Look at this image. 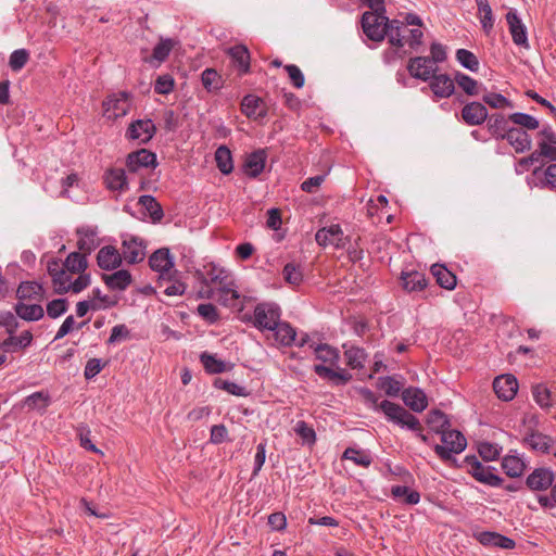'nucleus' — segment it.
<instances>
[{
  "label": "nucleus",
  "mask_w": 556,
  "mask_h": 556,
  "mask_svg": "<svg viewBox=\"0 0 556 556\" xmlns=\"http://www.w3.org/2000/svg\"><path fill=\"white\" fill-rule=\"evenodd\" d=\"M376 387L389 397H399L404 388L402 376H382L377 379Z\"/></svg>",
  "instance_id": "nucleus-33"
},
{
  "label": "nucleus",
  "mask_w": 556,
  "mask_h": 556,
  "mask_svg": "<svg viewBox=\"0 0 556 556\" xmlns=\"http://www.w3.org/2000/svg\"><path fill=\"white\" fill-rule=\"evenodd\" d=\"M91 283V275L83 271L78 274V277L74 281L63 282L61 287L55 289V293L59 295L73 292L75 294L80 293L83 290L88 288Z\"/></svg>",
  "instance_id": "nucleus-42"
},
{
  "label": "nucleus",
  "mask_w": 556,
  "mask_h": 556,
  "mask_svg": "<svg viewBox=\"0 0 556 556\" xmlns=\"http://www.w3.org/2000/svg\"><path fill=\"white\" fill-rule=\"evenodd\" d=\"M511 123L519 126L518 128L528 130H535L540 126V122L532 115L521 112H515L509 114Z\"/></svg>",
  "instance_id": "nucleus-59"
},
{
  "label": "nucleus",
  "mask_w": 556,
  "mask_h": 556,
  "mask_svg": "<svg viewBox=\"0 0 556 556\" xmlns=\"http://www.w3.org/2000/svg\"><path fill=\"white\" fill-rule=\"evenodd\" d=\"M496 471L495 467L485 466L483 472L477 477L476 481L492 488H500L503 485L504 479Z\"/></svg>",
  "instance_id": "nucleus-61"
},
{
  "label": "nucleus",
  "mask_w": 556,
  "mask_h": 556,
  "mask_svg": "<svg viewBox=\"0 0 556 556\" xmlns=\"http://www.w3.org/2000/svg\"><path fill=\"white\" fill-rule=\"evenodd\" d=\"M543 165H538L533 168L532 175L540 178V187L551 190L556 189V163L551 164L543 170Z\"/></svg>",
  "instance_id": "nucleus-45"
},
{
  "label": "nucleus",
  "mask_w": 556,
  "mask_h": 556,
  "mask_svg": "<svg viewBox=\"0 0 556 556\" xmlns=\"http://www.w3.org/2000/svg\"><path fill=\"white\" fill-rule=\"evenodd\" d=\"M201 81L207 92L217 93L224 85L223 77L215 68H205L201 74Z\"/></svg>",
  "instance_id": "nucleus-49"
},
{
  "label": "nucleus",
  "mask_w": 556,
  "mask_h": 556,
  "mask_svg": "<svg viewBox=\"0 0 556 556\" xmlns=\"http://www.w3.org/2000/svg\"><path fill=\"white\" fill-rule=\"evenodd\" d=\"M68 309V301L65 298H58L54 299L47 304V315L52 318L56 319L63 314H65Z\"/></svg>",
  "instance_id": "nucleus-64"
},
{
  "label": "nucleus",
  "mask_w": 556,
  "mask_h": 556,
  "mask_svg": "<svg viewBox=\"0 0 556 556\" xmlns=\"http://www.w3.org/2000/svg\"><path fill=\"white\" fill-rule=\"evenodd\" d=\"M146 243L142 239L136 236H131L129 239H125L122 242V256L123 261L129 265H136L144 260Z\"/></svg>",
  "instance_id": "nucleus-16"
},
{
  "label": "nucleus",
  "mask_w": 556,
  "mask_h": 556,
  "mask_svg": "<svg viewBox=\"0 0 556 556\" xmlns=\"http://www.w3.org/2000/svg\"><path fill=\"white\" fill-rule=\"evenodd\" d=\"M361 26L366 37L375 42H381L386 38L384 24L377 21L376 14L371 12H364L361 16Z\"/></svg>",
  "instance_id": "nucleus-20"
},
{
  "label": "nucleus",
  "mask_w": 556,
  "mask_h": 556,
  "mask_svg": "<svg viewBox=\"0 0 556 556\" xmlns=\"http://www.w3.org/2000/svg\"><path fill=\"white\" fill-rule=\"evenodd\" d=\"M384 28L387 33L386 38H388V42L392 47L397 49L395 51L397 56L401 59L406 56L408 52L406 50L401 51V49L405 45V36L402 35L403 24L389 23L388 25H384Z\"/></svg>",
  "instance_id": "nucleus-35"
},
{
  "label": "nucleus",
  "mask_w": 556,
  "mask_h": 556,
  "mask_svg": "<svg viewBox=\"0 0 556 556\" xmlns=\"http://www.w3.org/2000/svg\"><path fill=\"white\" fill-rule=\"evenodd\" d=\"M16 315L26 321H37L45 316V309L40 304H25L17 302L14 305Z\"/></svg>",
  "instance_id": "nucleus-43"
},
{
  "label": "nucleus",
  "mask_w": 556,
  "mask_h": 556,
  "mask_svg": "<svg viewBox=\"0 0 556 556\" xmlns=\"http://www.w3.org/2000/svg\"><path fill=\"white\" fill-rule=\"evenodd\" d=\"M175 41L170 38H161L160 41L153 48L152 54L148 58H143V61L153 65L154 62L159 64L166 61L173 50Z\"/></svg>",
  "instance_id": "nucleus-39"
},
{
  "label": "nucleus",
  "mask_w": 556,
  "mask_h": 556,
  "mask_svg": "<svg viewBox=\"0 0 556 556\" xmlns=\"http://www.w3.org/2000/svg\"><path fill=\"white\" fill-rule=\"evenodd\" d=\"M428 81L437 99H446L455 93V80L446 73L434 74Z\"/></svg>",
  "instance_id": "nucleus-21"
},
{
  "label": "nucleus",
  "mask_w": 556,
  "mask_h": 556,
  "mask_svg": "<svg viewBox=\"0 0 556 556\" xmlns=\"http://www.w3.org/2000/svg\"><path fill=\"white\" fill-rule=\"evenodd\" d=\"M103 109L109 118L117 119L128 114L131 106V93L128 91H119L109 96L103 101Z\"/></svg>",
  "instance_id": "nucleus-7"
},
{
  "label": "nucleus",
  "mask_w": 556,
  "mask_h": 556,
  "mask_svg": "<svg viewBox=\"0 0 556 556\" xmlns=\"http://www.w3.org/2000/svg\"><path fill=\"white\" fill-rule=\"evenodd\" d=\"M518 380L513 374L497 376L493 381V390L504 402L514 400L518 391Z\"/></svg>",
  "instance_id": "nucleus-19"
},
{
  "label": "nucleus",
  "mask_w": 556,
  "mask_h": 556,
  "mask_svg": "<svg viewBox=\"0 0 556 556\" xmlns=\"http://www.w3.org/2000/svg\"><path fill=\"white\" fill-rule=\"evenodd\" d=\"M125 166L130 174H138L141 169H155L159 166L157 155L151 150L140 148L126 155Z\"/></svg>",
  "instance_id": "nucleus-5"
},
{
  "label": "nucleus",
  "mask_w": 556,
  "mask_h": 556,
  "mask_svg": "<svg viewBox=\"0 0 556 556\" xmlns=\"http://www.w3.org/2000/svg\"><path fill=\"white\" fill-rule=\"evenodd\" d=\"M76 435L79 440V444L83 448H85L86 451H89V452H92V453H96V454H101L103 455V452L100 451L92 442H91V430L89 428V426L87 424H79L76 429Z\"/></svg>",
  "instance_id": "nucleus-55"
},
{
  "label": "nucleus",
  "mask_w": 556,
  "mask_h": 556,
  "mask_svg": "<svg viewBox=\"0 0 556 556\" xmlns=\"http://www.w3.org/2000/svg\"><path fill=\"white\" fill-rule=\"evenodd\" d=\"M295 434L301 439L302 445L313 446L316 443V432L314 428L304 420H299L294 428Z\"/></svg>",
  "instance_id": "nucleus-57"
},
{
  "label": "nucleus",
  "mask_w": 556,
  "mask_h": 556,
  "mask_svg": "<svg viewBox=\"0 0 556 556\" xmlns=\"http://www.w3.org/2000/svg\"><path fill=\"white\" fill-rule=\"evenodd\" d=\"M156 131L157 128L152 119H135L128 125L125 137L128 140H138L140 144H148Z\"/></svg>",
  "instance_id": "nucleus-8"
},
{
  "label": "nucleus",
  "mask_w": 556,
  "mask_h": 556,
  "mask_svg": "<svg viewBox=\"0 0 556 556\" xmlns=\"http://www.w3.org/2000/svg\"><path fill=\"white\" fill-rule=\"evenodd\" d=\"M532 395L535 401V403L545 410H548L553 406L552 402V392L549 389L543 384L538 383L532 386Z\"/></svg>",
  "instance_id": "nucleus-56"
},
{
  "label": "nucleus",
  "mask_w": 556,
  "mask_h": 556,
  "mask_svg": "<svg viewBox=\"0 0 556 556\" xmlns=\"http://www.w3.org/2000/svg\"><path fill=\"white\" fill-rule=\"evenodd\" d=\"M78 236L77 248L86 256L90 255L101 244V240L98 238V231L96 228L89 226L79 227L76 229Z\"/></svg>",
  "instance_id": "nucleus-25"
},
{
  "label": "nucleus",
  "mask_w": 556,
  "mask_h": 556,
  "mask_svg": "<svg viewBox=\"0 0 556 556\" xmlns=\"http://www.w3.org/2000/svg\"><path fill=\"white\" fill-rule=\"evenodd\" d=\"M270 331L273 332V338L278 345L290 348L295 344L298 332L289 321L281 320V318H279V321H277V328Z\"/></svg>",
  "instance_id": "nucleus-28"
},
{
  "label": "nucleus",
  "mask_w": 556,
  "mask_h": 556,
  "mask_svg": "<svg viewBox=\"0 0 556 556\" xmlns=\"http://www.w3.org/2000/svg\"><path fill=\"white\" fill-rule=\"evenodd\" d=\"M425 422L437 434L442 433L452 426L450 416L439 408L430 409L426 415Z\"/></svg>",
  "instance_id": "nucleus-32"
},
{
  "label": "nucleus",
  "mask_w": 556,
  "mask_h": 556,
  "mask_svg": "<svg viewBox=\"0 0 556 556\" xmlns=\"http://www.w3.org/2000/svg\"><path fill=\"white\" fill-rule=\"evenodd\" d=\"M281 307L276 302H261L255 305L253 314L242 316V321L265 332L277 328V321L281 318Z\"/></svg>",
  "instance_id": "nucleus-3"
},
{
  "label": "nucleus",
  "mask_w": 556,
  "mask_h": 556,
  "mask_svg": "<svg viewBox=\"0 0 556 556\" xmlns=\"http://www.w3.org/2000/svg\"><path fill=\"white\" fill-rule=\"evenodd\" d=\"M457 62L466 70L477 73L479 71V60L477 55L464 48L457 49L455 53Z\"/></svg>",
  "instance_id": "nucleus-54"
},
{
  "label": "nucleus",
  "mask_w": 556,
  "mask_h": 556,
  "mask_svg": "<svg viewBox=\"0 0 556 556\" xmlns=\"http://www.w3.org/2000/svg\"><path fill=\"white\" fill-rule=\"evenodd\" d=\"M309 348L314 350L316 359L324 363L313 367L319 378L330 381L336 387L346 386L353 379L350 371L339 366L340 351L337 348L328 343L311 344Z\"/></svg>",
  "instance_id": "nucleus-2"
},
{
  "label": "nucleus",
  "mask_w": 556,
  "mask_h": 556,
  "mask_svg": "<svg viewBox=\"0 0 556 556\" xmlns=\"http://www.w3.org/2000/svg\"><path fill=\"white\" fill-rule=\"evenodd\" d=\"M462 121L468 126H480L486 122L489 112L479 101L467 102L460 112Z\"/></svg>",
  "instance_id": "nucleus-18"
},
{
  "label": "nucleus",
  "mask_w": 556,
  "mask_h": 556,
  "mask_svg": "<svg viewBox=\"0 0 556 556\" xmlns=\"http://www.w3.org/2000/svg\"><path fill=\"white\" fill-rule=\"evenodd\" d=\"M400 287L408 294L427 299L435 286L430 285V278L425 273L412 269L402 270L399 277Z\"/></svg>",
  "instance_id": "nucleus-4"
},
{
  "label": "nucleus",
  "mask_w": 556,
  "mask_h": 556,
  "mask_svg": "<svg viewBox=\"0 0 556 556\" xmlns=\"http://www.w3.org/2000/svg\"><path fill=\"white\" fill-rule=\"evenodd\" d=\"M391 496L393 500H401L405 505H416L420 502V493L407 485H393Z\"/></svg>",
  "instance_id": "nucleus-47"
},
{
  "label": "nucleus",
  "mask_w": 556,
  "mask_h": 556,
  "mask_svg": "<svg viewBox=\"0 0 556 556\" xmlns=\"http://www.w3.org/2000/svg\"><path fill=\"white\" fill-rule=\"evenodd\" d=\"M471 536L484 547L489 548H501V549H514L516 542L496 531H480L473 530Z\"/></svg>",
  "instance_id": "nucleus-10"
},
{
  "label": "nucleus",
  "mask_w": 556,
  "mask_h": 556,
  "mask_svg": "<svg viewBox=\"0 0 556 556\" xmlns=\"http://www.w3.org/2000/svg\"><path fill=\"white\" fill-rule=\"evenodd\" d=\"M267 162V152L265 149H256L245 155L242 164L244 175L251 179H256L265 168Z\"/></svg>",
  "instance_id": "nucleus-17"
},
{
  "label": "nucleus",
  "mask_w": 556,
  "mask_h": 556,
  "mask_svg": "<svg viewBox=\"0 0 556 556\" xmlns=\"http://www.w3.org/2000/svg\"><path fill=\"white\" fill-rule=\"evenodd\" d=\"M342 348L345 350L344 357L346 365L351 369H363L367 359V353L365 349L354 345L348 346V343H344Z\"/></svg>",
  "instance_id": "nucleus-40"
},
{
  "label": "nucleus",
  "mask_w": 556,
  "mask_h": 556,
  "mask_svg": "<svg viewBox=\"0 0 556 556\" xmlns=\"http://www.w3.org/2000/svg\"><path fill=\"white\" fill-rule=\"evenodd\" d=\"M555 476L551 468L539 467L526 478L525 484L533 492L546 491L555 484Z\"/></svg>",
  "instance_id": "nucleus-14"
},
{
  "label": "nucleus",
  "mask_w": 556,
  "mask_h": 556,
  "mask_svg": "<svg viewBox=\"0 0 556 556\" xmlns=\"http://www.w3.org/2000/svg\"><path fill=\"white\" fill-rule=\"evenodd\" d=\"M88 265L87 256L80 251L71 252L63 262L65 271L70 274H81L86 271Z\"/></svg>",
  "instance_id": "nucleus-46"
},
{
  "label": "nucleus",
  "mask_w": 556,
  "mask_h": 556,
  "mask_svg": "<svg viewBox=\"0 0 556 556\" xmlns=\"http://www.w3.org/2000/svg\"><path fill=\"white\" fill-rule=\"evenodd\" d=\"M501 466L505 475L509 478H520L527 469L525 460L518 455L511 454L502 458Z\"/></svg>",
  "instance_id": "nucleus-36"
},
{
  "label": "nucleus",
  "mask_w": 556,
  "mask_h": 556,
  "mask_svg": "<svg viewBox=\"0 0 556 556\" xmlns=\"http://www.w3.org/2000/svg\"><path fill=\"white\" fill-rule=\"evenodd\" d=\"M198 315L208 325H215L219 321L220 315L217 307L212 303H202L197 307Z\"/></svg>",
  "instance_id": "nucleus-62"
},
{
  "label": "nucleus",
  "mask_w": 556,
  "mask_h": 556,
  "mask_svg": "<svg viewBox=\"0 0 556 556\" xmlns=\"http://www.w3.org/2000/svg\"><path fill=\"white\" fill-rule=\"evenodd\" d=\"M508 30L511 35L513 42L526 50L530 49V43L528 39L527 27L521 21L516 9H509V11L505 15Z\"/></svg>",
  "instance_id": "nucleus-11"
},
{
  "label": "nucleus",
  "mask_w": 556,
  "mask_h": 556,
  "mask_svg": "<svg viewBox=\"0 0 556 556\" xmlns=\"http://www.w3.org/2000/svg\"><path fill=\"white\" fill-rule=\"evenodd\" d=\"M138 204L149 214L153 223H160L163 219V207L153 195L143 194L139 197Z\"/></svg>",
  "instance_id": "nucleus-44"
},
{
  "label": "nucleus",
  "mask_w": 556,
  "mask_h": 556,
  "mask_svg": "<svg viewBox=\"0 0 556 556\" xmlns=\"http://www.w3.org/2000/svg\"><path fill=\"white\" fill-rule=\"evenodd\" d=\"M47 270L51 277L54 290L61 287L63 282H70L72 279L71 275L65 271L63 264L61 265V261L56 257H52L48 261Z\"/></svg>",
  "instance_id": "nucleus-41"
},
{
  "label": "nucleus",
  "mask_w": 556,
  "mask_h": 556,
  "mask_svg": "<svg viewBox=\"0 0 556 556\" xmlns=\"http://www.w3.org/2000/svg\"><path fill=\"white\" fill-rule=\"evenodd\" d=\"M342 459L352 460L355 465L362 466L364 468H368L372 463V458L368 451L351 446L345 448L342 454Z\"/></svg>",
  "instance_id": "nucleus-53"
},
{
  "label": "nucleus",
  "mask_w": 556,
  "mask_h": 556,
  "mask_svg": "<svg viewBox=\"0 0 556 556\" xmlns=\"http://www.w3.org/2000/svg\"><path fill=\"white\" fill-rule=\"evenodd\" d=\"M467 447V439L463 434V432H457V441L452 447H443L441 444H435L433 446L434 453L445 464L451 465L454 468L460 469L466 464L458 463V460L454 457V454H460Z\"/></svg>",
  "instance_id": "nucleus-13"
},
{
  "label": "nucleus",
  "mask_w": 556,
  "mask_h": 556,
  "mask_svg": "<svg viewBox=\"0 0 556 556\" xmlns=\"http://www.w3.org/2000/svg\"><path fill=\"white\" fill-rule=\"evenodd\" d=\"M263 100L256 94L249 93L241 100L240 106L241 112L248 118H252L256 114V111L262 106Z\"/></svg>",
  "instance_id": "nucleus-60"
},
{
  "label": "nucleus",
  "mask_w": 556,
  "mask_h": 556,
  "mask_svg": "<svg viewBox=\"0 0 556 556\" xmlns=\"http://www.w3.org/2000/svg\"><path fill=\"white\" fill-rule=\"evenodd\" d=\"M406 70L408 74L422 81H428L434 74H439V66L430 56L417 55L408 60Z\"/></svg>",
  "instance_id": "nucleus-6"
},
{
  "label": "nucleus",
  "mask_w": 556,
  "mask_h": 556,
  "mask_svg": "<svg viewBox=\"0 0 556 556\" xmlns=\"http://www.w3.org/2000/svg\"><path fill=\"white\" fill-rule=\"evenodd\" d=\"M401 399L404 405L413 413H422L429 405L426 392L418 387L409 386L403 389Z\"/></svg>",
  "instance_id": "nucleus-15"
},
{
  "label": "nucleus",
  "mask_w": 556,
  "mask_h": 556,
  "mask_svg": "<svg viewBox=\"0 0 556 556\" xmlns=\"http://www.w3.org/2000/svg\"><path fill=\"white\" fill-rule=\"evenodd\" d=\"M504 140L511 146L516 153H523L530 151L532 148L531 136L525 129L518 127H511L506 134Z\"/></svg>",
  "instance_id": "nucleus-29"
},
{
  "label": "nucleus",
  "mask_w": 556,
  "mask_h": 556,
  "mask_svg": "<svg viewBox=\"0 0 556 556\" xmlns=\"http://www.w3.org/2000/svg\"><path fill=\"white\" fill-rule=\"evenodd\" d=\"M231 65L238 71L239 76L250 73L251 56L245 45H235L227 50Z\"/></svg>",
  "instance_id": "nucleus-23"
},
{
  "label": "nucleus",
  "mask_w": 556,
  "mask_h": 556,
  "mask_svg": "<svg viewBox=\"0 0 556 556\" xmlns=\"http://www.w3.org/2000/svg\"><path fill=\"white\" fill-rule=\"evenodd\" d=\"M123 264V256L114 245L102 247L97 254V265L105 271L119 268Z\"/></svg>",
  "instance_id": "nucleus-24"
},
{
  "label": "nucleus",
  "mask_w": 556,
  "mask_h": 556,
  "mask_svg": "<svg viewBox=\"0 0 556 556\" xmlns=\"http://www.w3.org/2000/svg\"><path fill=\"white\" fill-rule=\"evenodd\" d=\"M213 387L218 390H224L227 393L236 396H250L251 391H249L245 387L239 386L235 382L224 380L222 378H215L213 381Z\"/></svg>",
  "instance_id": "nucleus-58"
},
{
  "label": "nucleus",
  "mask_w": 556,
  "mask_h": 556,
  "mask_svg": "<svg viewBox=\"0 0 556 556\" xmlns=\"http://www.w3.org/2000/svg\"><path fill=\"white\" fill-rule=\"evenodd\" d=\"M454 80L455 84L464 91V93L469 97H476L480 93L481 90H486V88L483 87V85L478 80L459 71L455 72Z\"/></svg>",
  "instance_id": "nucleus-37"
},
{
  "label": "nucleus",
  "mask_w": 556,
  "mask_h": 556,
  "mask_svg": "<svg viewBox=\"0 0 556 556\" xmlns=\"http://www.w3.org/2000/svg\"><path fill=\"white\" fill-rule=\"evenodd\" d=\"M482 101L484 105L486 104L492 109H504L513 106V103L509 99L496 92H485L482 96Z\"/></svg>",
  "instance_id": "nucleus-63"
},
{
  "label": "nucleus",
  "mask_w": 556,
  "mask_h": 556,
  "mask_svg": "<svg viewBox=\"0 0 556 556\" xmlns=\"http://www.w3.org/2000/svg\"><path fill=\"white\" fill-rule=\"evenodd\" d=\"M315 240L320 247L331 244L337 249H344L350 242V237L343 235V230L339 224H333L317 230Z\"/></svg>",
  "instance_id": "nucleus-9"
},
{
  "label": "nucleus",
  "mask_w": 556,
  "mask_h": 556,
  "mask_svg": "<svg viewBox=\"0 0 556 556\" xmlns=\"http://www.w3.org/2000/svg\"><path fill=\"white\" fill-rule=\"evenodd\" d=\"M554 443L555 441L551 435L540 432L538 429L533 428H528L521 440L522 445L541 454L552 453Z\"/></svg>",
  "instance_id": "nucleus-12"
},
{
  "label": "nucleus",
  "mask_w": 556,
  "mask_h": 556,
  "mask_svg": "<svg viewBox=\"0 0 556 556\" xmlns=\"http://www.w3.org/2000/svg\"><path fill=\"white\" fill-rule=\"evenodd\" d=\"M100 277L111 291H125L134 281L131 273L124 268H117L111 274L101 273Z\"/></svg>",
  "instance_id": "nucleus-22"
},
{
  "label": "nucleus",
  "mask_w": 556,
  "mask_h": 556,
  "mask_svg": "<svg viewBox=\"0 0 556 556\" xmlns=\"http://www.w3.org/2000/svg\"><path fill=\"white\" fill-rule=\"evenodd\" d=\"M485 123L489 134L495 140H504L506 134L513 127L509 125V123H511L509 115L506 116L503 113H493L489 115Z\"/></svg>",
  "instance_id": "nucleus-26"
},
{
  "label": "nucleus",
  "mask_w": 556,
  "mask_h": 556,
  "mask_svg": "<svg viewBox=\"0 0 556 556\" xmlns=\"http://www.w3.org/2000/svg\"><path fill=\"white\" fill-rule=\"evenodd\" d=\"M51 397L50 394L46 391H37L31 393L30 395L26 396L23 400V406H26L28 409H42L46 410V408L50 405Z\"/></svg>",
  "instance_id": "nucleus-52"
},
{
  "label": "nucleus",
  "mask_w": 556,
  "mask_h": 556,
  "mask_svg": "<svg viewBox=\"0 0 556 556\" xmlns=\"http://www.w3.org/2000/svg\"><path fill=\"white\" fill-rule=\"evenodd\" d=\"M282 277L288 286L298 288L304 280V268L295 261L288 262L282 268Z\"/></svg>",
  "instance_id": "nucleus-38"
},
{
  "label": "nucleus",
  "mask_w": 556,
  "mask_h": 556,
  "mask_svg": "<svg viewBox=\"0 0 556 556\" xmlns=\"http://www.w3.org/2000/svg\"><path fill=\"white\" fill-rule=\"evenodd\" d=\"M174 265V256L168 248L157 249L149 257L150 268L162 276L173 269Z\"/></svg>",
  "instance_id": "nucleus-27"
},
{
  "label": "nucleus",
  "mask_w": 556,
  "mask_h": 556,
  "mask_svg": "<svg viewBox=\"0 0 556 556\" xmlns=\"http://www.w3.org/2000/svg\"><path fill=\"white\" fill-rule=\"evenodd\" d=\"M43 292L42 285L37 281H22L16 290V298L20 302L36 299Z\"/></svg>",
  "instance_id": "nucleus-51"
},
{
  "label": "nucleus",
  "mask_w": 556,
  "mask_h": 556,
  "mask_svg": "<svg viewBox=\"0 0 556 556\" xmlns=\"http://www.w3.org/2000/svg\"><path fill=\"white\" fill-rule=\"evenodd\" d=\"M200 363L204 370L208 375H217L226 371H230L233 368V364L226 363L220 358H217L216 354H212L204 351L199 356Z\"/></svg>",
  "instance_id": "nucleus-30"
},
{
  "label": "nucleus",
  "mask_w": 556,
  "mask_h": 556,
  "mask_svg": "<svg viewBox=\"0 0 556 556\" xmlns=\"http://www.w3.org/2000/svg\"><path fill=\"white\" fill-rule=\"evenodd\" d=\"M103 180L109 190L125 191L128 189V180L124 168L111 167L106 169Z\"/></svg>",
  "instance_id": "nucleus-31"
},
{
  "label": "nucleus",
  "mask_w": 556,
  "mask_h": 556,
  "mask_svg": "<svg viewBox=\"0 0 556 556\" xmlns=\"http://www.w3.org/2000/svg\"><path fill=\"white\" fill-rule=\"evenodd\" d=\"M356 391L362 396L364 404L368 408L383 414L387 421L412 432L421 429L420 420L412 410L406 409L401 404L389 400L379 402V395L367 387H358Z\"/></svg>",
  "instance_id": "nucleus-1"
},
{
  "label": "nucleus",
  "mask_w": 556,
  "mask_h": 556,
  "mask_svg": "<svg viewBox=\"0 0 556 556\" xmlns=\"http://www.w3.org/2000/svg\"><path fill=\"white\" fill-rule=\"evenodd\" d=\"M502 450L503 447L497 443L489 441H480L477 443V452L485 463L497 460L501 456Z\"/></svg>",
  "instance_id": "nucleus-50"
},
{
  "label": "nucleus",
  "mask_w": 556,
  "mask_h": 556,
  "mask_svg": "<svg viewBox=\"0 0 556 556\" xmlns=\"http://www.w3.org/2000/svg\"><path fill=\"white\" fill-rule=\"evenodd\" d=\"M431 275L435 278V287L439 286L446 290H454L457 285V277L447 269L445 265L433 264L430 268Z\"/></svg>",
  "instance_id": "nucleus-34"
},
{
  "label": "nucleus",
  "mask_w": 556,
  "mask_h": 556,
  "mask_svg": "<svg viewBox=\"0 0 556 556\" xmlns=\"http://www.w3.org/2000/svg\"><path fill=\"white\" fill-rule=\"evenodd\" d=\"M216 166L223 175H229L233 170V160L227 146H219L215 151Z\"/></svg>",
  "instance_id": "nucleus-48"
}]
</instances>
